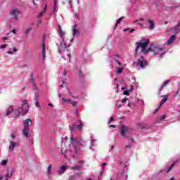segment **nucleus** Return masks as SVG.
<instances>
[{
	"instance_id": "obj_1",
	"label": "nucleus",
	"mask_w": 180,
	"mask_h": 180,
	"mask_svg": "<svg viewBox=\"0 0 180 180\" xmlns=\"http://www.w3.org/2000/svg\"><path fill=\"white\" fill-rule=\"evenodd\" d=\"M150 40L145 39V41H140L136 42L135 56L137 58V67L139 68H146L148 67V60L146 58V54H148L149 51H153L155 56H159V58H163L164 56L167 53V51L165 50L164 47H160L154 44H151L150 46Z\"/></svg>"
},
{
	"instance_id": "obj_2",
	"label": "nucleus",
	"mask_w": 180,
	"mask_h": 180,
	"mask_svg": "<svg viewBox=\"0 0 180 180\" xmlns=\"http://www.w3.org/2000/svg\"><path fill=\"white\" fill-rule=\"evenodd\" d=\"M127 159L126 158H121L120 159L119 166L117 169H114L113 176H116V180H127L129 175H127Z\"/></svg>"
},
{
	"instance_id": "obj_3",
	"label": "nucleus",
	"mask_w": 180,
	"mask_h": 180,
	"mask_svg": "<svg viewBox=\"0 0 180 180\" xmlns=\"http://www.w3.org/2000/svg\"><path fill=\"white\" fill-rule=\"evenodd\" d=\"M59 36L62 41L58 46V53H60L62 58H64V60H65V56L68 57V58H70L71 53H70V46L71 45L67 44V41H65V38L64 37L65 32L64 31L59 32Z\"/></svg>"
},
{
	"instance_id": "obj_4",
	"label": "nucleus",
	"mask_w": 180,
	"mask_h": 180,
	"mask_svg": "<svg viewBox=\"0 0 180 180\" xmlns=\"http://www.w3.org/2000/svg\"><path fill=\"white\" fill-rule=\"evenodd\" d=\"M70 141L75 150V153L76 154H78V153H79L80 147H82L86 144V143L85 142V141H84V139H82V138L81 137L74 138L72 135L70 136Z\"/></svg>"
},
{
	"instance_id": "obj_5",
	"label": "nucleus",
	"mask_w": 180,
	"mask_h": 180,
	"mask_svg": "<svg viewBox=\"0 0 180 180\" xmlns=\"http://www.w3.org/2000/svg\"><path fill=\"white\" fill-rule=\"evenodd\" d=\"M30 82L32 85L33 91H34V101H35V106L36 108H40V103H39V88L36 84V80L34 79V76L33 73L30 75Z\"/></svg>"
},
{
	"instance_id": "obj_6",
	"label": "nucleus",
	"mask_w": 180,
	"mask_h": 180,
	"mask_svg": "<svg viewBox=\"0 0 180 180\" xmlns=\"http://www.w3.org/2000/svg\"><path fill=\"white\" fill-rule=\"evenodd\" d=\"M120 131L122 137H124V139H129L130 136L133 135V129L126 125H122L120 128Z\"/></svg>"
},
{
	"instance_id": "obj_7",
	"label": "nucleus",
	"mask_w": 180,
	"mask_h": 180,
	"mask_svg": "<svg viewBox=\"0 0 180 180\" xmlns=\"http://www.w3.org/2000/svg\"><path fill=\"white\" fill-rule=\"evenodd\" d=\"M29 123L32 124V120L30 118L25 120L22 123L24 126V128L22 129V134L26 139H29V134H30V125H29Z\"/></svg>"
},
{
	"instance_id": "obj_8",
	"label": "nucleus",
	"mask_w": 180,
	"mask_h": 180,
	"mask_svg": "<svg viewBox=\"0 0 180 180\" xmlns=\"http://www.w3.org/2000/svg\"><path fill=\"white\" fill-rule=\"evenodd\" d=\"M175 164H176V162H174L172 163L170 166H167V169L165 167L161 169L160 172L154 174V178H156V180H162L161 178H160V176L161 175V174H162L164 171L166 172V174H168V172H169L171 169H172V167H175Z\"/></svg>"
},
{
	"instance_id": "obj_9",
	"label": "nucleus",
	"mask_w": 180,
	"mask_h": 180,
	"mask_svg": "<svg viewBox=\"0 0 180 180\" xmlns=\"http://www.w3.org/2000/svg\"><path fill=\"white\" fill-rule=\"evenodd\" d=\"M82 126H84V124H82V121H81V120H79L77 122L73 123L72 127L70 126V130L71 132L74 131V130H82Z\"/></svg>"
},
{
	"instance_id": "obj_10",
	"label": "nucleus",
	"mask_w": 180,
	"mask_h": 180,
	"mask_svg": "<svg viewBox=\"0 0 180 180\" xmlns=\"http://www.w3.org/2000/svg\"><path fill=\"white\" fill-rule=\"evenodd\" d=\"M78 25L77 23H75L73 26H72V36L73 37H79V30L78 29H77Z\"/></svg>"
},
{
	"instance_id": "obj_11",
	"label": "nucleus",
	"mask_w": 180,
	"mask_h": 180,
	"mask_svg": "<svg viewBox=\"0 0 180 180\" xmlns=\"http://www.w3.org/2000/svg\"><path fill=\"white\" fill-rule=\"evenodd\" d=\"M11 15L15 20H18L19 19V15H20V11L18 9H13L11 11Z\"/></svg>"
},
{
	"instance_id": "obj_12",
	"label": "nucleus",
	"mask_w": 180,
	"mask_h": 180,
	"mask_svg": "<svg viewBox=\"0 0 180 180\" xmlns=\"http://www.w3.org/2000/svg\"><path fill=\"white\" fill-rule=\"evenodd\" d=\"M62 103H70L73 107H75L77 105H78V102L72 101L71 99H67L64 97L62 98Z\"/></svg>"
},
{
	"instance_id": "obj_13",
	"label": "nucleus",
	"mask_w": 180,
	"mask_h": 180,
	"mask_svg": "<svg viewBox=\"0 0 180 180\" xmlns=\"http://www.w3.org/2000/svg\"><path fill=\"white\" fill-rule=\"evenodd\" d=\"M41 47H42V58L43 60H45L46 59V41L44 38L42 39Z\"/></svg>"
},
{
	"instance_id": "obj_14",
	"label": "nucleus",
	"mask_w": 180,
	"mask_h": 180,
	"mask_svg": "<svg viewBox=\"0 0 180 180\" xmlns=\"http://www.w3.org/2000/svg\"><path fill=\"white\" fill-rule=\"evenodd\" d=\"M13 112V106L11 105L7 109L6 112H3L1 114V116H4V117H6L9 116V115H11Z\"/></svg>"
},
{
	"instance_id": "obj_15",
	"label": "nucleus",
	"mask_w": 180,
	"mask_h": 180,
	"mask_svg": "<svg viewBox=\"0 0 180 180\" xmlns=\"http://www.w3.org/2000/svg\"><path fill=\"white\" fill-rule=\"evenodd\" d=\"M79 79L82 84H85V75L82 73V70H79Z\"/></svg>"
},
{
	"instance_id": "obj_16",
	"label": "nucleus",
	"mask_w": 180,
	"mask_h": 180,
	"mask_svg": "<svg viewBox=\"0 0 180 180\" xmlns=\"http://www.w3.org/2000/svg\"><path fill=\"white\" fill-rule=\"evenodd\" d=\"M176 39V35H175V34L171 35L169 37V39L167 40V46L172 44V43H174V41H175Z\"/></svg>"
},
{
	"instance_id": "obj_17",
	"label": "nucleus",
	"mask_w": 180,
	"mask_h": 180,
	"mask_svg": "<svg viewBox=\"0 0 180 180\" xmlns=\"http://www.w3.org/2000/svg\"><path fill=\"white\" fill-rule=\"evenodd\" d=\"M148 23H149V29L150 30L155 29V22H154V20H148Z\"/></svg>"
},
{
	"instance_id": "obj_18",
	"label": "nucleus",
	"mask_w": 180,
	"mask_h": 180,
	"mask_svg": "<svg viewBox=\"0 0 180 180\" xmlns=\"http://www.w3.org/2000/svg\"><path fill=\"white\" fill-rule=\"evenodd\" d=\"M63 75L65 77H63L61 79V82L63 84L60 85V87L63 88L64 86V85H65V82H67V71L64 70L63 72Z\"/></svg>"
},
{
	"instance_id": "obj_19",
	"label": "nucleus",
	"mask_w": 180,
	"mask_h": 180,
	"mask_svg": "<svg viewBox=\"0 0 180 180\" xmlns=\"http://www.w3.org/2000/svg\"><path fill=\"white\" fill-rule=\"evenodd\" d=\"M17 144L18 143L15 141H11L10 146H9L10 151H13V150H15V148L16 147Z\"/></svg>"
},
{
	"instance_id": "obj_20",
	"label": "nucleus",
	"mask_w": 180,
	"mask_h": 180,
	"mask_svg": "<svg viewBox=\"0 0 180 180\" xmlns=\"http://www.w3.org/2000/svg\"><path fill=\"white\" fill-rule=\"evenodd\" d=\"M67 168L68 167L66 165L61 166L58 171L59 175H62V174H64V172H65V171H67Z\"/></svg>"
},
{
	"instance_id": "obj_21",
	"label": "nucleus",
	"mask_w": 180,
	"mask_h": 180,
	"mask_svg": "<svg viewBox=\"0 0 180 180\" xmlns=\"http://www.w3.org/2000/svg\"><path fill=\"white\" fill-rule=\"evenodd\" d=\"M120 84L123 85V86L121 87L122 91L127 89V82L124 79H122Z\"/></svg>"
},
{
	"instance_id": "obj_22",
	"label": "nucleus",
	"mask_w": 180,
	"mask_h": 180,
	"mask_svg": "<svg viewBox=\"0 0 180 180\" xmlns=\"http://www.w3.org/2000/svg\"><path fill=\"white\" fill-rule=\"evenodd\" d=\"M46 12H47V4H46L44 5V10L39 13L38 19H40V18H41V16H43V15H44V13H46Z\"/></svg>"
},
{
	"instance_id": "obj_23",
	"label": "nucleus",
	"mask_w": 180,
	"mask_h": 180,
	"mask_svg": "<svg viewBox=\"0 0 180 180\" xmlns=\"http://www.w3.org/2000/svg\"><path fill=\"white\" fill-rule=\"evenodd\" d=\"M174 33L178 34L180 32V21L178 22V24L172 28Z\"/></svg>"
},
{
	"instance_id": "obj_24",
	"label": "nucleus",
	"mask_w": 180,
	"mask_h": 180,
	"mask_svg": "<svg viewBox=\"0 0 180 180\" xmlns=\"http://www.w3.org/2000/svg\"><path fill=\"white\" fill-rule=\"evenodd\" d=\"M169 82H171V81H169V80H165V81H164L163 82V83H162V86H161V87L159 89V92H161V91H162V89L165 87V86H167V84H169Z\"/></svg>"
},
{
	"instance_id": "obj_25",
	"label": "nucleus",
	"mask_w": 180,
	"mask_h": 180,
	"mask_svg": "<svg viewBox=\"0 0 180 180\" xmlns=\"http://www.w3.org/2000/svg\"><path fill=\"white\" fill-rule=\"evenodd\" d=\"M96 141V139H91V144L89 146V150H91V151H94V147H95L96 146V144L94 143Z\"/></svg>"
},
{
	"instance_id": "obj_26",
	"label": "nucleus",
	"mask_w": 180,
	"mask_h": 180,
	"mask_svg": "<svg viewBox=\"0 0 180 180\" xmlns=\"http://www.w3.org/2000/svg\"><path fill=\"white\" fill-rule=\"evenodd\" d=\"M128 143H129V144L125 146L126 148H131V147H132L131 144H133V143H134V139H128Z\"/></svg>"
},
{
	"instance_id": "obj_27",
	"label": "nucleus",
	"mask_w": 180,
	"mask_h": 180,
	"mask_svg": "<svg viewBox=\"0 0 180 180\" xmlns=\"http://www.w3.org/2000/svg\"><path fill=\"white\" fill-rule=\"evenodd\" d=\"M53 13H56L58 11V5L57 4V0L53 2Z\"/></svg>"
},
{
	"instance_id": "obj_28",
	"label": "nucleus",
	"mask_w": 180,
	"mask_h": 180,
	"mask_svg": "<svg viewBox=\"0 0 180 180\" xmlns=\"http://www.w3.org/2000/svg\"><path fill=\"white\" fill-rule=\"evenodd\" d=\"M161 98H163L161 101V105H164L167 101H168V96L165 95V96H161Z\"/></svg>"
},
{
	"instance_id": "obj_29",
	"label": "nucleus",
	"mask_w": 180,
	"mask_h": 180,
	"mask_svg": "<svg viewBox=\"0 0 180 180\" xmlns=\"http://www.w3.org/2000/svg\"><path fill=\"white\" fill-rule=\"evenodd\" d=\"M82 169V165H76L72 167V169L73 171H81Z\"/></svg>"
},
{
	"instance_id": "obj_30",
	"label": "nucleus",
	"mask_w": 180,
	"mask_h": 180,
	"mask_svg": "<svg viewBox=\"0 0 180 180\" xmlns=\"http://www.w3.org/2000/svg\"><path fill=\"white\" fill-rule=\"evenodd\" d=\"M124 70V68H123V67H117L116 72L117 75H120L123 72Z\"/></svg>"
},
{
	"instance_id": "obj_31",
	"label": "nucleus",
	"mask_w": 180,
	"mask_h": 180,
	"mask_svg": "<svg viewBox=\"0 0 180 180\" xmlns=\"http://www.w3.org/2000/svg\"><path fill=\"white\" fill-rule=\"evenodd\" d=\"M123 32H129V33H133V32H136V29L134 28L130 29V27H127L123 30Z\"/></svg>"
},
{
	"instance_id": "obj_32",
	"label": "nucleus",
	"mask_w": 180,
	"mask_h": 180,
	"mask_svg": "<svg viewBox=\"0 0 180 180\" xmlns=\"http://www.w3.org/2000/svg\"><path fill=\"white\" fill-rule=\"evenodd\" d=\"M32 30H33V24L30 27H28L25 30V34H29V33H30V32H32Z\"/></svg>"
},
{
	"instance_id": "obj_33",
	"label": "nucleus",
	"mask_w": 180,
	"mask_h": 180,
	"mask_svg": "<svg viewBox=\"0 0 180 180\" xmlns=\"http://www.w3.org/2000/svg\"><path fill=\"white\" fill-rule=\"evenodd\" d=\"M14 173H15V170L13 169H12L10 174H9V173L6 174V178H12Z\"/></svg>"
},
{
	"instance_id": "obj_34",
	"label": "nucleus",
	"mask_w": 180,
	"mask_h": 180,
	"mask_svg": "<svg viewBox=\"0 0 180 180\" xmlns=\"http://www.w3.org/2000/svg\"><path fill=\"white\" fill-rule=\"evenodd\" d=\"M17 51H18V49L13 48V49H10L7 51V53H8V54H13V53H16Z\"/></svg>"
},
{
	"instance_id": "obj_35",
	"label": "nucleus",
	"mask_w": 180,
	"mask_h": 180,
	"mask_svg": "<svg viewBox=\"0 0 180 180\" xmlns=\"http://www.w3.org/2000/svg\"><path fill=\"white\" fill-rule=\"evenodd\" d=\"M52 168H53V165H49L48 166V168H47V170H46V172H47L48 175H51V169Z\"/></svg>"
},
{
	"instance_id": "obj_36",
	"label": "nucleus",
	"mask_w": 180,
	"mask_h": 180,
	"mask_svg": "<svg viewBox=\"0 0 180 180\" xmlns=\"http://www.w3.org/2000/svg\"><path fill=\"white\" fill-rule=\"evenodd\" d=\"M112 58L115 62L122 60V58H120V56L119 55H113Z\"/></svg>"
},
{
	"instance_id": "obj_37",
	"label": "nucleus",
	"mask_w": 180,
	"mask_h": 180,
	"mask_svg": "<svg viewBox=\"0 0 180 180\" xmlns=\"http://www.w3.org/2000/svg\"><path fill=\"white\" fill-rule=\"evenodd\" d=\"M123 19H124V17H120V18H118V19L116 20V22H115V27H117V25H120V22H122V20H123Z\"/></svg>"
},
{
	"instance_id": "obj_38",
	"label": "nucleus",
	"mask_w": 180,
	"mask_h": 180,
	"mask_svg": "<svg viewBox=\"0 0 180 180\" xmlns=\"http://www.w3.org/2000/svg\"><path fill=\"white\" fill-rule=\"evenodd\" d=\"M78 175H79V173H75V174L70 176L69 179L74 180L77 178V176H78Z\"/></svg>"
},
{
	"instance_id": "obj_39",
	"label": "nucleus",
	"mask_w": 180,
	"mask_h": 180,
	"mask_svg": "<svg viewBox=\"0 0 180 180\" xmlns=\"http://www.w3.org/2000/svg\"><path fill=\"white\" fill-rule=\"evenodd\" d=\"M123 91V95H125L126 96H129V95H130V91L129 89H124L122 90Z\"/></svg>"
},
{
	"instance_id": "obj_40",
	"label": "nucleus",
	"mask_w": 180,
	"mask_h": 180,
	"mask_svg": "<svg viewBox=\"0 0 180 180\" xmlns=\"http://www.w3.org/2000/svg\"><path fill=\"white\" fill-rule=\"evenodd\" d=\"M8 165V160H3L1 162V165H2V167H5Z\"/></svg>"
},
{
	"instance_id": "obj_41",
	"label": "nucleus",
	"mask_w": 180,
	"mask_h": 180,
	"mask_svg": "<svg viewBox=\"0 0 180 180\" xmlns=\"http://www.w3.org/2000/svg\"><path fill=\"white\" fill-rule=\"evenodd\" d=\"M75 22H78V20H79V14L78 13H75Z\"/></svg>"
},
{
	"instance_id": "obj_42",
	"label": "nucleus",
	"mask_w": 180,
	"mask_h": 180,
	"mask_svg": "<svg viewBox=\"0 0 180 180\" xmlns=\"http://www.w3.org/2000/svg\"><path fill=\"white\" fill-rule=\"evenodd\" d=\"M144 22V18H141L139 20H136L135 21H134V23H137L139 22Z\"/></svg>"
},
{
	"instance_id": "obj_43",
	"label": "nucleus",
	"mask_w": 180,
	"mask_h": 180,
	"mask_svg": "<svg viewBox=\"0 0 180 180\" xmlns=\"http://www.w3.org/2000/svg\"><path fill=\"white\" fill-rule=\"evenodd\" d=\"M137 126L139 127V129H146V125H143V124H137Z\"/></svg>"
},
{
	"instance_id": "obj_44",
	"label": "nucleus",
	"mask_w": 180,
	"mask_h": 180,
	"mask_svg": "<svg viewBox=\"0 0 180 180\" xmlns=\"http://www.w3.org/2000/svg\"><path fill=\"white\" fill-rule=\"evenodd\" d=\"M6 47H8V45L6 44H1L0 46V49L2 50L4 49H6Z\"/></svg>"
},
{
	"instance_id": "obj_45",
	"label": "nucleus",
	"mask_w": 180,
	"mask_h": 180,
	"mask_svg": "<svg viewBox=\"0 0 180 180\" xmlns=\"http://www.w3.org/2000/svg\"><path fill=\"white\" fill-rule=\"evenodd\" d=\"M116 106L117 108H118V109H120V108H122V104H120V102L119 101H117Z\"/></svg>"
},
{
	"instance_id": "obj_46",
	"label": "nucleus",
	"mask_w": 180,
	"mask_h": 180,
	"mask_svg": "<svg viewBox=\"0 0 180 180\" xmlns=\"http://www.w3.org/2000/svg\"><path fill=\"white\" fill-rule=\"evenodd\" d=\"M115 92L119 93V84H115Z\"/></svg>"
},
{
	"instance_id": "obj_47",
	"label": "nucleus",
	"mask_w": 180,
	"mask_h": 180,
	"mask_svg": "<svg viewBox=\"0 0 180 180\" xmlns=\"http://www.w3.org/2000/svg\"><path fill=\"white\" fill-rule=\"evenodd\" d=\"M22 105L24 106H25V105H26V106H27V108H29V104L27 103V100L22 101Z\"/></svg>"
},
{
	"instance_id": "obj_48",
	"label": "nucleus",
	"mask_w": 180,
	"mask_h": 180,
	"mask_svg": "<svg viewBox=\"0 0 180 180\" xmlns=\"http://www.w3.org/2000/svg\"><path fill=\"white\" fill-rule=\"evenodd\" d=\"M77 163L79 165H84V164H85V160H79Z\"/></svg>"
},
{
	"instance_id": "obj_49",
	"label": "nucleus",
	"mask_w": 180,
	"mask_h": 180,
	"mask_svg": "<svg viewBox=\"0 0 180 180\" xmlns=\"http://www.w3.org/2000/svg\"><path fill=\"white\" fill-rule=\"evenodd\" d=\"M128 100L129 99L127 97H125L122 99L121 102H122V103H126V102H127Z\"/></svg>"
},
{
	"instance_id": "obj_50",
	"label": "nucleus",
	"mask_w": 180,
	"mask_h": 180,
	"mask_svg": "<svg viewBox=\"0 0 180 180\" xmlns=\"http://www.w3.org/2000/svg\"><path fill=\"white\" fill-rule=\"evenodd\" d=\"M167 117V115L165 114H164L163 115H162L160 117V120H165Z\"/></svg>"
},
{
	"instance_id": "obj_51",
	"label": "nucleus",
	"mask_w": 180,
	"mask_h": 180,
	"mask_svg": "<svg viewBox=\"0 0 180 180\" xmlns=\"http://www.w3.org/2000/svg\"><path fill=\"white\" fill-rule=\"evenodd\" d=\"M121 60H117L115 62L116 64H117L120 67H122V65Z\"/></svg>"
},
{
	"instance_id": "obj_52",
	"label": "nucleus",
	"mask_w": 180,
	"mask_h": 180,
	"mask_svg": "<svg viewBox=\"0 0 180 180\" xmlns=\"http://www.w3.org/2000/svg\"><path fill=\"white\" fill-rule=\"evenodd\" d=\"M179 91H180L179 89H178L174 95V98H176V96H178V95H179Z\"/></svg>"
},
{
	"instance_id": "obj_53",
	"label": "nucleus",
	"mask_w": 180,
	"mask_h": 180,
	"mask_svg": "<svg viewBox=\"0 0 180 180\" xmlns=\"http://www.w3.org/2000/svg\"><path fill=\"white\" fill-rule=\"evenodd\" d=\"M130 2L132 5L137 4V0H130Z\"/></svg>"
},
{
	"instance_id": "obj_54",
	"label": "nucleus",
	"mask_w": 180,
	"mask_h": 180,
	"mask_svg": "<svg viewBox=\"0 0 180 180\" xmlns=\"http://www.w3.org/2000/svg\"><path fill=\"white\" fill-rule=\"evenodd\" d=\"M11 137L13 140H15L16 139V135L14 134H11Z\"/></svg>"
},
{
	"instance_id": "obj_55",
	"label": "nucleus",
	"mask_w": 180,
	"mask_h": 180,
	"mask_svg": "<svg viewBox=\"0 0 180 180\" xmlns=\"http://www.w3.org/2000/svg\"><path fill=\"white\" fill-rule=\"evenodd\" d=\"M110 68H113V60L110 61Z\"/></svg>"
},
{
	"instance_id": "obj_56",
	"label": "nucleus",
	"mask_w": 180,
	"mask_h": 180,
	"mask_svg": "<svg viewBox=\"0 0 180 180\" xmlns=\"http://www.w3.org/2000/svg\"><path fill=\"white\" fill-rule=\"evenodd\" d=\"M111 122H113V117H110V120H109V121L108 122V124L109 125V124H110Z\"/></svg>"
},
{
	"instance_id": "obj_57",
	"label": "nucleus",
	"mask_w": 180,
	"mask_h": 180,
	"mask_svg": "<svg viewBox=\"0 0 180 180\" xmlns=\"http://www.w3.org/2000/svg\"><path fill=\"white\" fill-rule=\"evenodd\" d=\"M78 113H79V110H78V108L75 109V114L76 115V116H78Z\"/></svg>"
},
{
	"instance_id": "obj_58",
	"label": "nucleus",
	"mask_w": 180,
	"mask_h": 180,
	"mask_svg": "<svg viewBox=\"0 0 180 180\" xmlns=\"http://www.w3.org/2000/svg\"><path fill=\"white\" fill-rule=\"evenodd\" d=\"M101 165H102V169H105V167H106V162H103V163L101 164Z\"/></svg>"
},
{
	"instance_id": "obj_59",
	"label": "nucleus",
	"mask_w": 180,
	"mask_h": 180,
	"mask_svg": "<svg viewBox=\"0 0 180 180\" xmlns=\"http://www.w3.org/2000/svg\"><path fill=\"white\" fill-rule=\"evenodd\" d=\"M137 25H139L140 27H144V25L143 23L137 22Z\"/></svg>"
},
{
	"instance_id": "obj_60",
	"label": "nucleus",
	"mask_w": 180,
	"mask_h": 180,
	"mask_svg": "<svg viewBox=\"0 0 180 180\" xmlns=\"http://www.w3.org/2000/svg\"><path fill=\"white\" fill-rule=\"evenodd\" d=\"M37 25V27H39V26H40V25H41V20H39Z\"/></svg>"
},
{
	"instance_id": "obj_61",
	"label": "nucleus",
	"mask_w": 180,
	"mask_h": 180,
	"mask_svg": "<svg viewBox=\"0 0 180 180\" xmlns=\"http://www.w3.org/2000/svg\"><path fill=\"white\" fill-rule=\"evenodd\" d=\"M17 117H19L20 116V111H19V108L18 109V113L16 115Z\"/></svg>"
},
{
	"instance_id": "obj_62",
	"label": "nucleus",
	"mask_w": 180,
	"mask_h": 180,
	"mask_svg": "<svg viewBox=\"0 0 180 180\" xmlns=\"http://www.w3.org/2000/svg\"><path fill=\"white\" fill-rule=\"evenodd\" d=\"M133 89H134V86L131 85L130 89H129V91L131 92V91H133Z\"/></svg>"
},
{
	"instance_id": "obj_63",
	"label": "nucleus",
	"mask_w": 180,
	"mask_h": 180,
	"mask_svg": "<svg viewBox=\"0 0 180 180\" xmlns=\"http://www.w3.org/2000/svg\"><path fill=\"white\" fill-rule=\"evenodd\" d=\"M110 129H116V125H109Z\"/></svg>"
},
{
	"instance_id": "obj_64",
	"label": "nucleus",
	"mask_w": 180,
	"mask_h": 180,
	"mask_svg": "<svg viewBox=\"0 0 180 180\" xmlns=\"http://www.w3.org/2000/svg\"><path fill=\"white\" fill-rule=\"evenodd\" d=\"M11 33H13V34H16V29L12 30Z\"/></svg>"
}]
</instances>
